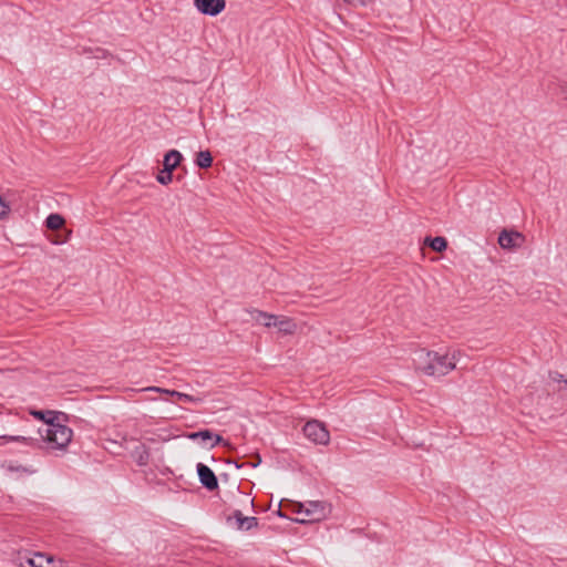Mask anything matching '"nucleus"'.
Segmentation results:
<instances>
[{
  "mask_svg": "<svg viewBox=\"0 0 567 567\" xmlns=\"http://www.w3.org/2000/svg\"><path fill=\"white\" fill-rule=\"evenodd\" d=\"M228 463L234 464L237 468H240L244 465H246L245 463H239L238 461H228Z\"/></svg>",
  "mask_w": 567,
  "mask_h": 567,
  "instance_id": "nucleus-29",
  "label": "nucleus"
},
{
  "mask_svg": "<svg viewBox=\"0 0 567 567\" xmlns=\"http://www.w3.org/2000/svg\"><path fill=\"white\" fill-rule=\"evenodd\" d=\"M298 513H305V517L297 519L300 523L317 522L326 517V504L323 502H309L305 504H298Z\"/></svg>",
  "mask_w": 567,
  "mask_h": 567,
  "instance_id": "nucleus-4",
  "label": "nucleus"
},
{
  "mask_svg": "<svg viewBox=\"0 0 567 567\" xmlns=\"http://www.w3.org/2000/svg\"><path fill=\"white\" fill-rule=\"evenodd\" d=\"M550 375H551V379H553L554 381H556V382H564V380H566V379L564 378V375H563V374H560L559 372H554V373H551Z\"/></svg>",
  "mask_w": 567,
  "mask_h": 567,
  "instance_id": "nucleus-25",
  "label": "nucleus"
},
{
  "mask_svg": "<svg viewBox=\"0 0 567 567\" xmlns=\"http://www.w3.org/2000/svg\"><path fill=\"white\" fill-rule=\"evenodd\" d=\"M72 234V230H66L64 236L56 235L55 238L51 239L52 244L54 245H61L69 240L70 236Z\"/></svg>",
  "mask_w": 567,
  "mask_h": 567,
  "instance_id": "nucleus-23",
  "label": "nucleus"
},
{
  "mask_svg": "<svg viewBox=\"0 0 567 567\" xmlns=\"http://www.w3.org/2000/svg\"><path fill=\"white\" fill-rule=\"evenodd\" d=\"M276 328L285 334H292L296 331L297 324L290 318H279L276 320Z\"/></svg>",
  "mask_w": 567,
  "mask_h": 567,
  "instance_id": "nucleus-16",
  "label": "nucleus"
},
{
  "mask_svg": "<svg viewBox=\"0 0 567 567\" xmlns=\"http://www.w3.org/2000/svg\"><path fill=\"white\" fill-rule=\"evenodd\" d=\"M252 313L255 315L254 319L257 322L261 323L262 326H265L267 328L276 326V320H277L278 316L270 315V313H267V312H264L260 310H254Z\"/></svg>",
  "mask_w": 567,
  "mask_h": 567,
  "instance_id": "nucleus-15",
  "label": "nucleus"
},
{
  "mask_svg": "<svg viewBox=\"0 0 567 567\" xmlns=\"http://www.w3.org/2000/svg\"><path fill=\"white\" fill-rule=\"evenodd\" d=\"M196 9L210 17H216L225 10L226 0H194Z\"/></svg>",
  "mask_w": 567,
  "mask_h": 567,
  "instance_id": "nucleus-6",
  "label": "nucleus"
},
{
  "mask_svg": "<svg viewBox=\"0 0 567 567\" xmlns=\"http://www.w3.org/2000/svg\"><path fill=\"white\" fill-rule=\"evenodd\" d=\"M458 352H453L452 355L440 354L436 351L422 350L420 355V363L417 370L429 377H444L456 368V355Z\"/></svg>",
  "mask_w": 567,
  "mask_h": 567,
  "instance_id": "nucleus-1",
  "label": "nucleus"
},
{
  "mask_svg": "<svg viewBox=\"0 0 567 567\" xmlns=\"http://www.w3.org/2000/svg\"><path fill=\"white\" fill-rule=\"evenodd\" d=\"M165 394H168V395H172V396H176L177 399L179 400H183L185 402H193V403H198L202 401L200 398H196V396H193L190 394H187V393H183V392H178L176 390H165Z\"/></svg>",
  "mask_w": 567,
  "mask_h": 567,
  "instance_id": "nucleus-19",
  "label": "nucleus"
},
{
  "mask_svg": "<svg viewBox=\"0 0 567 567\" xmlns=\"http://www.w3.org/2000/svg\"><path fill=\"white\" fill-rule=\"evenodd\" d=\"M214 436V433L210 431V430H200L198 432H192L187 435V437L189 440H193V441H196V440H202V441H207V440H212Z\"/></svg>",
  "mask_w": 567,
  "mask_h": 567,
  "instance_id": "nucleus-20",
  "label": "nucleus"
},
{
  "mask_svg": "<svg viewBox=\"0 0 567 567\" xmlns=\"http://www.w3.org/2000/svg\"><path fill=\"white\" fill-rule=\"evenodd\" d=\"M182 159L183 155L178 151L171 150L164 155L163 166L167 172H173L181 164Z\"/></svg>",
  "mask_w": 567,
  "mask_h": 567,
  "instance_id": "nucleus-11",
  "label": "nucleus"
},
{
  "mask_svg": "<svg viewBox=\"0 0 567 567\" xmlns=\"http://www.w3.org/2000/svg\"><path fill=\"white\" fill-rule=\"evenodd\" d=\"M305 436L315 444L327 445L330 442V433L322 422L308 421L302 429Z\"/></svg>",
  "mask_w": 567,
  "mask_h": 567,
  "instance_id": "nucleus-3",
  "label": "nucleus"
},
{
  "mask_svg": "<svg viewBox=\"0 0 567 567\" xmlns=\"http://www.w3.org/2000/svg\"><path fill=\"white\" fill-rule=\"evenodd\" d=\"M156 179L162 185H168L173 181V172L168 171V173H167V171L165 168H163L159 172V174L156 176Z\"/></svg>",
  "mask_w": 567,
  "mask_h": 567,
  "instance_id": "nucleus-21",
  "label": "nucleus"
},
{
  "mask_svg": "<svg viewBox=\"0 0 567 567\" xmlns=\"http://www.w3.org/2000/svg\"><path fill=\"white\" fill-rule=\"evenodd\" d=\"M200 484L208 491L218 488V478L213 470L204 463H198L196 466Z\"/></svg>",
  "mask_w": 567,
  "mask_h": 567,
  "instance_id": "nucleus-7",
  "label": "nucleus"
},
{
  "mask_svg": "<svg viewBox=\"0 0 567 567\" xmlns=\"http://www.w3.org/2000/svg\"><path fill=\"white\" fill-rule=\"evenodd\" d=\"M343 1L349 4H357V3L363 4L364 3V0H343Z\"/></svg>",
  "mask_w": 567,
  "mask_h": 567,
  "instance_id": "nucleus-28",
  "label": "nucleus"
},
{
  "mask_svg": "<svg viewBox=\"0 0 567 567\" xmlns=\"http://www.w3.org/2000/svg\"><path fill=\"white\" fill-rule=\"evenodd\" d=\"M132 457L140 466H146L150 462V450L145 444L135 446L132 452Z\"/></svg>",
  "mask_w": 567,
  "mask_h": 567,
  "instance_id": "nucleus-12",
  "label": "nucleus"
},
{
  "mask_svg": "<svg viewBox=\"0 0 567 567\" xmlns=\"http://www.w3.org/2000/svg\"><path fill=\"white\" fill-rule=\"evenodd\" d=\"M38 433L51 449L55 450H64L70 444L73 435L72 429L59 421L44 430L39 429Z\"/></svg>",
  "mask_w": 567,
  "mask_h": 567,
  "instance_id": "nucleus-2",
  "label": "nucleus"
},
{
  "mask_svg": "<svg viewBox=\"0 0 567 567\" xmlns=\"http://www.w3.org/2000/svg\"><path fill=\"white\" fill-rule=\"evenodd\" d=\"M65 224V219L60 214H50L45 219V226L50 230H59Z\"/></svg>",
  "mask_w": 567,
  "mask_h": 567,
  "instance_id": "nucleus-18",
  "label": "nucleus"
},
{
  "mask_svg": "<svg viewBox=\"0 0 567 567\" xmlns=\"http://www.w3.org/2000/svg\"><path fill=\"white\" fill-rule=\"evenodd\" d=\"M524 241V235L516 230L504 229L499 233L498 236V244L503 249H515L517 247H520Z\"/></svg>",
  "mask_w": 567,
  "mask_h": 567,
  "instance_id": "nucleus-5",
  "label": "nucleus"
},
{
  "mask_svg": "<svg viewBox=\"0 0 567 567\" xmlns=\"http://www.w3.org/2000/svg\"><path fill=\"white\" fill-rule=\"evenodd\" d=\"M212 440H214V442L212 443L210 447H214L220 443H223L224 445H228V442L224 441V439L219 434L214 433V436Z\"/></svg>",
  "mask_w": 567,
  "mask_h": 567,
  "instance_id": "nucleus-24",
  "label": "nucleus"
},
{
  "mask_svg": "<svg viewBox=\"0 0 567 567\" xmlns=\"http://www.w3.org/2000/svg\"><path fill=\"white\" fill-rule=\"evenodd\" d=\"M10 212V205L0 196V220L7 219Z\"/></svg>",
  "mask_w": 567,
  "mask_h": 567,
  "instance_id": "nucleus-22",
  "label": "nucleus"
},
{
  "mask_svg": "<svg viewBox=\"0 0 567 567\" xmlns=\"http://www.w3.org/2000/svg\"><path fill=\"white\" fill-rule=\"evenodd\" d=\"M44 555L41 553H34L32 556L30 554H19L17 557L18 565L20 567H42V559Z\"/></svg>",
  "mask_w": 567,
  "mask_h": 567,
  "instance_id": "nucleus-8",
  "label": "nucleus"
},
{
  "mask_svg": "<svg viewBox=\"0 0 567 567\" xmlns=\"http://www.w3.org/2000/svg\"><path fill=\"white\" fill-rule=\"evenodd\" d=\"M31 414L45 423V427H50L53 425L58 420L59 415H64L61 412L51 411V410H39V411H31Z\"/></svg>",
  "mask_w": 567,
  "mask_h": 567,
  "instance_id": "nucleus-10",
  "label": "nucleus"
},
{
  "mask_svg": "<svg viewBox=\"0 0 567 567\" xmlns=\"http://www.w3.org/2000/svg\"><path fill=\"white\" fill-rule=\"evenodd\" d=\"M564 383H565V384H567V379H566V380H564Z\"/></svg>",
  "mask_w": 567,
  "mask_h": 567,
  "instance_id": "nucleus-30",
  "label": "nucleus"
},
{
  "mask_svg": "<svg viewBox=\"0 0 567 567\" xmlns=\"http://www.w3.org/2000/svg\"><path fill=\"white\" fill-rule=\"evenodd\" d=\"M166 389L159 388V386H147L144 389V391H151V392H158V393H165Z\"/></svg>",
  "mask_w": 567,
  "mask_h": 567,
  "instance_id": "nucleus-26",
  "label": "nucleus"
},
{
  "mask_svg": "<svg viewBox=\"0 0 567 567\" xmlns=\"http://www.w3.org/2000/svg\"><path fill=\"white\" fill-rule=\"evenodd\" d=\"M0 440H3L4 442H20L32 447L39 445V440L31 435H2L0 436Z\"/></svg>",
  "mask_w": 567,
  "mask_h": 567,
  "instance_id": "nucleus-13",
  "label": "nucleus"
},
{
  "mask_svg": "<svg viewBox=\"0 0 567 567\" xmlns=\"http://www.w3.org/2000/svg\"><path fill=\"white\" fill-rule=\"evenodd\" d=\"M424 245L431 247L436 252H442L447 248V240L444 237L427 236L424 239Z\"/></svg>",
  "mask_w": 567,
  "mask_h": 567,
  "instance_id": "nucleus-14",
  "label": "nucleus"
},
{
  "mask_svg": "<svg viewBox=\"0 0 567 567\" xmlns=\"http://www.w3.org/2000/svg\"><path fill=\"white\" fill-rule=\"evenodd\" d=\"M195 164L199 168H209L213 165V155H212V153L208 150L199 151L196 154Z\"/></svg>",
  "mask_w": 567,
  "mask_h": 567,
  "instance_id": "nucleus-17",
  "label": "nucleus"
},
{
  "mask_svg": "<svg viewBox=\"0 0 567 567\" xmlns=\"http://www.w3.org/2000/svg\"><path fill=\"white\" fill-rule=\"evenodd\" d=\"M260 462H261V458H260V456H259V455H257V456H256V461L247 462V463H245V464H246V465H249V466H251V467H256V466H258V465L260 464Z\"/></svg>",
  "mask_w": 567,
  "mask_h": 567,
  "instance_id": "nucleus-27",
  "label": "nucleus"
},
{
  "mask_svg": "<svg viewBox=\"0 0 567 567\" xmlns=\"http://www.w3.org/2000/svg\"><path fill=\"white\" fill-rule=\"evenodd\" d=\"M233 517L237 522L238 529L241 530H250L258 526V519L255 516H244L243 513L239 509H236L233 513Z\"/></svg>",
  "mask_w": 567,
  "mask_h": 567,
  "instance_id": "nucleus-9",
  "label": "nucleus"
}]
</instances>
